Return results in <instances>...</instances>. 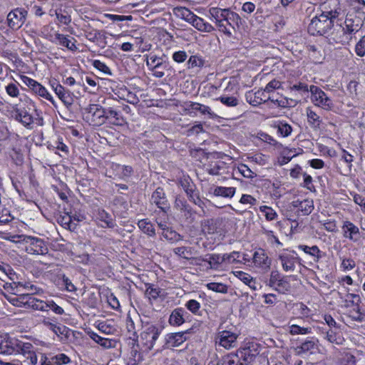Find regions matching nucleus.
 I'll return each instance as SVG.
<instances>
[{"label": "nucleus", "mask_w": 365, "mask_h": 365, "mask_svg": "<svg viewBox=\"0 0 365 365\" xmlns=\"http://www.w3.org/2000/svg\"><path fill=\"white\" fill-rule=\"evenodd\" d=\"M329 4L322 5V14L314 17L308 26V32L313 36H327L329 31L334 27V21L339 14L338 4L334 1V8H331Z\"/></svg>", "instance_id": "nucleus-1"}, {"label": "nucleus", "mask_w": 365, "mask_h": 365, "mask_svg": "<svg viewBox=\"0 0 365 365\" xmlns=\"http://www.w3.org/2000/svg\"><path fill=\"white\" fill-rule=\"evenodd\" d=\"M149 202L151 206H155L158 209L153 212L155 218L159 217L168 219V212L170 211V204L163 187H158L155 190Z\"/></svg>", "instance_id": "nucleus-2"}, {"label": "nucleus", "mask_w": 365, "mask_h": 365, "mask_svg": "<svg viewBox=\"0 0 365 365\" xmlns=\"http://www.w3.org/2000/svg\"><path fill=\"white\" fill-rule=\"evenodd\" d=\"M26 342L9 334L0 335V354H20Z\"/></svg>", "instance_id": "nucleus-3"}, {"label": "nucleus", "mask_w": 365, "mask_h": 365, "mask_svg": "<svg viewBox=\"0 0 365 365\" xmlns=\"http://www.w3.org/2000/svg\"><path fill=\"white\" fill-rule=\"evenodd\" d=\"M16 242H23L26 244V250L29 254L46 255L48 247L43 240L29 235H18Z\"/></svg>", "instance_id": "nucleus-4"}, {"label": "nucleus", "mask_w": 365, "mask_h": 365, "mask_svg": "<svg viewBox=\"0 0 365 365\" xmlns=\"http://www.w3.org/2000/svg\"><path fill=\"white\" fill-rule=\"evenodd\" d=\"M311 100L312 103L319 108L326 110H331L334 108V103L331 98L320 88L316 86L309 87Z\"/></svg>", "instance_id": "nucleus-5"}, {"label": "nucleus", "mask_w": 365, "mask_h": 365, "mask_svg": "<svg viewBox=\"0 0 365 365\" xmlns=\"http://www.w3.org/2000/svg\"><path fill=\"white\" fill-rule=\"evenodd\" d=\"M161 333V329L153 324H148L140 334V339L145 350H151Z\"/></svg>", "instance_id": "nucleus-6"}, {"label": "nucleus", "mask_w": 365, "mask_h": 365, "mask_svg": "<svg viewBox=\"0 0 365 365\" xmlns=\"http://www.w3.org/2000/svg\"><path fill=\"white\" fill-rule=\"evenodd\" d=\"M329 44H346L351 39V36L345 30L341 24L334 25L332 29L326 37Z\"/></svg>", "instance_id": "nucleus-7"}, {"label": "nucleus", "mask_w": 365, "mask_h": 365, "mask_svg": "<svg viewBox=\"0 0 365 365\" xmlns=\"http://www.w3.org/2000/svg\"><path fill=\"white\" fill-rule=\"evenodd\" d=\"M182 16L187 21L191 23L195 28L200 31L210 33L215 30L212 24L205 22L204 19L196 16L187 9H183Z\"/></svg>", "instance_id": "nucleus-8"}, {"label": "nucleus", "mask_w": 365, "mask_h": 365, "mask_svg": "<svg viewBox=\"0 0 365 365\" xmlns=\"http://www.w3.org/2000/svg\"><path fill=\"white\" fill-rule=\"evenodd\" d=\"M27 11L23 8H16L11 11L7 15V23L9 28L17 30L25 23Z\"/></svg>", "instance_id": "nucleus-9"}, {"label": "nucleus", "mask_w": 365, "mask_h": 365, "mask_svg": "<svg viewBox=\"0 0 365 365\" xmlns=\"http://www.w3.org/2000/svg\"><path fill=\"white\" fill-rule=\"evenodd\" d=\"M238 334L227 330L219 331L215 337V343L226 349H230L237 346Z\"/></svg>", "instance_id": "nucleus-10"}, {"label": "nucleus", "mask_w": 365, "mask_h": 365, "mask_svg": "<svg viewBox=\"0 0 365 365\" xmlns=\"http://www.w3.org/2000/svg\"><path fill=\"white\" fill-rule=\"evenodd\" d=\"M86 110L91 115V123L94 126L103 125L108 119L105 108L99 105L91 104Z\"/></svg>", "instance_id": "nucleus-11"}, {"label": "nucleus", "mask_w": 365, "mask_h": 365, "mask_svg": "<svg viewBox=\"0 0 365 365\" xmlns=\"http://www.w3.org/2000/svg\"><path fill=\"white\" fill-rule=\"evenodd\" d=\"M20 303L27 304L33 309L40 311H48V303L39 300L32 297L30 294L23 296L21 298H15L13 299V304L19 306Z\"/></svg>", "instance_id": "nucleus-12"}, {"label": "nucleus", "mask_w": 365, "mask_h": 365, "mask_svg": "<svg viewBox=\"0 0 365 365\" xmlns=\"http://www.w3.org/2000/svg\"><path fill=\"white\" fill-rule=\"evenodd\" d=\"M191 329L168 334L165 336V345L168 348L178 347L188 339V334Z\"/></svg>", "instance_id": "nucleus-13"}, {"label": "nucleus", "mask_w": 365, "mask_h": 365, "mask_svg": "<svg viewBox=\"0 0 365 365\" xmlns=\"http://www.w3.org/2000/svg\"><path fill=\"white\" fill-rule=\"evenodd\" d=\"M363 20L361 17L354 14H348L344 21V26H343L349 35L352 37L353 34H355L360 30L363 26Z\"/></svg>", "instance_id": "nucleus-14"}, {"label": "nucleus", "mask_w": 365, "mask_h": 365, "mask_svg": "<svg viewBox=\"0 0 365 365\" xmlns=\"http://www.w3.org/2000/svg\"><path fill=\"white\" fill-rule=\"evenodd\" d=\"M165 219L157 217L155 222L160 229L162 230V235L167 240L175 242L182 240V237L176 231L167 226Z\"/></svg>", "instance_id": "nucleus-15"}, {"label": "nucleus", "mask_w": 365, "mask_h": 365, "mask_svg": "<svg viewBox=\"0 0 365 365\" xmlns=\"http://www.w3.org/2000/svg\"><path fill=\"white\" fill-rule=\"evenodd\" d=\"M14 119L19 121L22 125L27 128H31L34 123V118L29 111L25 107H14Z\"/></svg>", "instance_id": "nucleus-16"}, {"label": "nucleus", "mask_w": 365, "mask_h": 365, "mask_svg": "<svg viewBox=\"0 0 365 365\" xmlns=\"http://www.w3.org/2000/svg\"><path fill=\"white\" fill-rule=\"evenodd\" d=\"M344 237L353 242H356L360 238L359 229L354 223L345 221L342 226Z\"/></svg>", "instance_id": "nucleus-17"}, {"label": "nucleus", "mask_w": 365, "mask_h": 365, "mask_svg": "<svg viewBox=\"0 0 365 365\" xmlns=\"http://www.w3.org/2000/svg\"><path fill=\"white\" fill-rule=\"evenodd\" d=\"M187 312L182 308H176L171 312L168 322L171 326L179 327L185 323V316L187 315Z\"/></svg>", "instance_id": "nucleus-18"}, {"label": "nucleus", "mask_w": 365, "mask_h": 365, "mask_svg": "<svg viewBox=\"0 0 365 365\" xmlns=\"http://www.w3.org/2000/svg\"><path fill=\"white\" fill-rule=\"evenodd\" d=\"M253 262L256 266L265 270L269 269L271 265V260L267 256L264 250H259L254 253Z\"/></svg>", "instance_id": "nucleus-19"}, {"label": "nucleus", "mask_w": 365, "mask_h": 365, "mask_svg": "<svg viewBox=\"0 0 365 365\" xmlns=\"http://www.w3.org/2000/svg\"><path fill=\"white\" fill-rule=\"evenodd\" d=\"M181 185L188 196L189 200L196 205L203 208L205 206V202L200 198L197 195L195 194V190L193 189L192 185H191L187 180L181 182Z\"/></svg>", "instance_id": "nucleus-20"}, {"label": "nucleus", "mask_w": 365, "mask_h": 365, "mask_svg": "<svg viewBox=\"0 0 365 365\" xmlns=\"http://www.w3.org/2000/svg\"><path fill=\"white\" fill-rule=\"evenodd\" d=\"M283 269L285 272H293L295 269V263L298 258L293 255L284 253L279 256Z\"/></svg>", "instance_id": "nucleus-21"}, {"label": "nucleus", "mask_w": 365, "mask_h": 365, "mask_svg": "<svg viewBox=\"0 0 365 365\" xmlns=\"http://www.w3.org/2000/svg\"><path fill=\"white\" fill-rule=\"evenodd\" d=\"M317 349V345L313 339L306 340L295 348L296 354L302 356L307 354H313Z\"/></svg>", "instance_id": "nucleus-22"}, {"label": "nucleus", "mask_w": 365, "mask_h": 365, "mask_svg": "<svg viewBox=\"0 0 365 365\" xmlns=\"http://www.w3.org/2000/svg\"><path fill=\"white\" fill-rule=\"evenodd\" d=\"M20 354H22L29 360L31 365H37L38 358L35 351V347L32 344L26 342L25 345L23 346V349Z\"/></svg>", "instance_id": "nucleus-23"}, {"label": "nucleus", "mask_w": 365, "mask_h": 365, "mask_svg": "<svg viewBox=\"0 0 365 365\" xmlns=\"http://www.w3.org/2000/svg\"><path fill=\"white\" fill-rule=\"evenodd\" d=\"M147 66L150 70H154V68H163L168 69L169 67V63L163 61L160 57H158L156 55L150 54L146 61Z\"/></svg>", "instance_id": "nucleus-24"}, {"label": "nucleus", "mask_w": 365, "mask_h": 365, "mask_svg": "<svg viewBox=\"0 0 365 365\" xmlns=\"http://www.w3.org/2000/svg\"><path fill=\"white\" fill-rule=\"evenodd\" d=\"M230 10L227 9H220L217 7L210 8L209 10L211 20L215 22L216 26L219 24L230 13Z\"/></svg>", "instance_id": "nucleus-25"}, {"label": "nucleus", "mask_w": 365, "mask_h": 365, "mask_svg": "<svg viewBox=\"0 0 365 365\" xmlns=\"http://www.w3.org/2000/svg\"><path fill=\"white\" fill-rule=\"evenodd\" d=\"M237 357L243 364H249L253 362L255 359V354H254L250 347H245L239 349L236 351Z\"/></svg>", "instance_id": "nucleus-26"}, {"label": "nucleus", "mask_w": 365, "mask_h": 365, "mask_svg": "<svg viewBox=\"0 0 365 365\" xmlns=\"http://www.w3.org/2000/svg\"><path fill=\"white\" fill-rule=\"evenodd\" d=\"M307 122L309 125L314 130H318L321 128V124L322 123L319 115H317L310 108H307L306 110Z\"/></svg>", "instance_id": "nucleus-27"}, {"label": "nucleus", "mask_w": 365, "mask_h": 365, "mask_svg": "<svg viewBox=\"0 0 365 365\" xmlns=\"http://www.w3.org/2000/svg\"><path fill=\"white\" fill-rule=\"evenodd\" d=\"M326 339L332 344L341 345L345 341L343 334L337 328L335 329H329L327 331Z\"/></svg>", "instance_id": "nucleus-28"}, {"label": "nucleus", "mask_w": 365, "mask_h": 365, "mask_svg": "<svg viewBox=\"0 0 365 365\" xmlns=\"http://www.w3.org/2000/svg\"><path fill=\"white\" fill-rule=\"evenodd\" d=\"M138 226L144 234H146L152 237L155 236L156 234L154 225L148 218L139 220L138 222Z\"/></svg>", "instance_id": "nucleus-29"}, {"label": "nucleus", "mask_w": 365, "mask_h": 365, "mask_svg": "<svg viewBox=\"0 0 365 365\" xmlns=\"http://www.w3.org/2000/svg\"><path fill=\"white\" fill-rule=\"evenodd\" d=\"M55 93L61 100V101L66 106H71L73 103V98L71 96L69 91L66 90L63 86H56Z\"/></svg>", "instance_id": "nucleus-30"}, {"label": "nucleus", "mask_w": 365, "mask_h": 365, "mask_svg": "<svg viewBox=\"0 0 365 365\" xmlns=\"http://www.w3.org/2000/svg\"><path fill=\"white\" fill-rule=\"evenodd\" d=\"M43 324L58 336H66L68 334V329L66 326L54 324L46 319L43 321Z\"/></svg>", "instance_id": "nucleus-31"}, {"label": "nucleus", "mask_w": 365, "mask_h": 365, "mask_svg": "<svg viewBox=\"0 0 365 365\" xmlns=\"http://www.w3.org/2000/svg\"><path fill=\"white\" fill-rule=\"evenodd\" d=\"M73 219L76 220L75 217L71 216L68 212H65L63 215H61L58 217L57 222L64 228L71 230L76 227V225H73L72 223ZM77 220H78L77 219Z\"/></svg>", "instance_id": "nucleus-32"}, {"label": "nucleus", "mask_w": 365, "mask_h": 365, "mask_svg": "<svg viewBox=\"0 0 365 365\" xmlns=\"http://www.w3.org/2000/svg\"><path fill=\"white\" fill-rule=\"evenodd\" d=\"M55 38L58 42V43L64 47H66L68 49L71 51H76L77 49L76 46L71 40L68 38V36H65L61 34H56Z\"/></svg>", "instance_id": "nucleus-33"}, {"label": "nucleus", "mask_w": 365, "mask_h": 365, "mask_svg": "<svg viewBox=\"0 0 365 365\" xmlns=\"http://www.w3.org/2000/svg\"><path fill=\"white\" fill-rule=\"evenodd\" d=\"M35 93L39 96L43 97L49 101L53 106H56V103L52 96L48 92L47 89L39 83H37L32 90Z\"/></svg>", "instance_id": "nucleus-34"}, {"label": "nucleus", "mask_w": 365, "mask_h": 365, "mask_svg": "<svg viewBox=\"0 0 365 365\" xmlns=\"http://www.w3.org/2000/svg\"><path fill=\"white\" fill-rule=\"evenodd\" d=\"M227 16H230V19L231 18L232 19L233 17L235 19H233L234 21H228V22H227L228 26H230L231 28L230 29L231 37H232L234 34H235L236 31L240 29V26L242 23V19L239 16V14H237L235 12L231 11H230Z\"/></svg>", "instance_id": "nucleus-35"}, {"label": "nucleus", "mask_w": 365, "mask_h": 365, "mask_svg": "<svg viewBox=\"0 0 365 365\" xmlns=\"http://www.w3.org/2000/svg\"><path fill=\"white\" fill-rule=\"evenodd\" d=\"M235 193V187L217 186L214 189L213 194L215 196L232 197Z\"/></svg>", "instance_id": "nucleus-36"}, {"label": "nucleus", "mask_w": 365, "mask_h": 365, "mask_svg": "<svg viewBox=\"0 0 365 365\" xmlns=\"http://www.w3.org/2000/svg\"><path fill=\"white\" fill-rule=\"evenodd\" d=\"M98 215V219L105 223V225H102L103 227L113 228L115 226V220L111 217V215L104 210H99Z\"/></svg>", "instance_id": "nucleus-37"}, {"label": "nucleus", "mask_w": 365, "mask_h": 365, "mask_svg": "<svg viewBox=\"0 0 365 365\" xmlns=\"http://www.w3.org/2000/svg\"><path fill=\"white\" fill-rule=\"evenodd\" d=\"M105 114L108 116V119L114 118L113 123L115 125H121L124 122V119L121 116L120 112L117 111L112 108H105Z\"/></svg>", "instance_id": "nucleus-38"}, {"label": "nucleus", "mask_w": 365, "mask_h": 365, "mask_svg": "<svg viewBox=\"0 0 365 365\" xmlns=\"http://www.w3.org/2000/svg\"><path fill=\"white\" fill-rule=\"evenodd\" d=\"M88 336L91 339H92L94 341L100 344L104 348H110L112 346V342L108 339H106L99 336L97 333L94 331H88Z\"/></svg>", "instance_id": "nucleus-39"}, {"label": "nucleus", "mask_w": 365, "mask_h": 365, "mask_svg": "<svg viewBox=\"0 0 365 365\" xmlns=\"http://www.w3.org/2000/svg\"><path fill=\"white\" fill-rule=\"evenodd\" d=\"M180 212L185 222L191 224L194 222L196 213L192 209L190 205H187L185 207H184L183 210H182Z\"/></svg>", "instance_id": "nucleus-40"}, {"label": "nucleus", "mask_w": 365, "mask_h": 365, "mask_svg": "<svg viewBox=\"0 0 365 365\" xmlns=\"http://www.w3.org/2000/svg\"><path fill=\"white\" fill-rule=\"evenodd\" d=\"M222 365H243L237 357L235 352H231L222 357Z\"/></svg>", "instance_id": "nucleus-41"}, {"label": "nucleus", "mask_w": 365, "mask_h": 365, "mask_svg": "<svg viewBox=\"0 0 365 365\" xmlns=\"http://www.w3.org/2000/svg\"><path fill=\"white\" fill-rule=\"evenodd\" d=\"M205 61L200 56H191L187 61L188 68H202L205 66Z\"/></svg>", "instance_id": "nucleus-42"}, {"label": "nucleus", "mask_w": 365, "mask_h": 365, "mask_svg": "<svg viewBox=\"0 0 365 365\" xmlns=\"http://www.w3.org/2000/svg\"><path fill=\"white\" fill-rule=\"evenodd\" d=\"M267 100H269L272 103H274L279 108H289L292 107V103L293 102L292 99L287 98H274L272 96H268Z\"/></svg>", "instance_id": "nucleus-43"}, {"label": "nucleus", "mask_w": 365, "mask_h": 365, "mask_svg": "<svg viewBox=\"0 0 365 365\" xmlns=\"http://www.w3.org/2000/svg\"><path fill=\"white\" fill-rule=\"evenodd\" d=\"M233 19H235L234 17L232 19L230 16H227L217 26V29L229 38H231V28L228 26L227 22L228 21H234Z\"/></svg>", "instance_id": "nucleus-44"}, {"label": "nucleus", "mask_w": 365, "mask_h": 365, "mask_svg": "<svg viewBox=\"0 0 365 365\" xmlns=\"http://www.w3.org/2000/svg\"><path fill=\"white\" fill-rule=\"evenodd\" d=\"M299 248L302 250H303L306 254L310 255L311 256L316 257L317 259L315 261H318L319 259L321 257L320 250L319 247L316 245H314L312 247H309L307 245H299Z\"/></svg>", "instance_id": "nucleus-45"}, {"label": "nucleus", "mask_w": 365, "mask_h": 365, "mask_svg": "<svg viewBox=\"0 0 365 365\" xmlns=\"http://www.w3.org/2000/svg\"><path fill=\"white\" fill-rule=\"evenodd\" d=\"M173 252L185 259H190V256L192 255V247H179L173 249Z\"/></svg>", "instance_id": "nucleus-46"}, {"label": "nucleus", "mask_w": 365, "mask_h": 365, "mask_svg": "<svg viewBox=\"0 0 365 365\" xmlns=\"http://www.w3.org/2000/svg\"><path fill=\"white\" fill-rule=\"evenodd\" d=\"M209 256V259H202V260L207 262L210 265L211 268H217L218 265L224 262L222 261V256H220V255L212 254L210 255Z\"/></svg>", "instance_id": "nucleus-47"}, {"label": "nucleus", "mask_w": 365, "mask_h": 365, "mask_svg": "<svg viewBox=\"0 0 365 365\" xmlns=\"http://www.w3.org/2000/svg\"><path fill=\"white\" fill-rule=\"evenodd\" d=\"M189 108H191L192 110H198L202 114H208L210 115H212V111L209 106L198 103L190 102Z\"/></svg>", "instance_id": "nucleus-48"}, {"label": "nucleus", "mask_w": 365, "mask_h": 365, "mask_svg": "<svg viewBox=\"0 0 365 365\" xmlns=\"http://www.w3.org/2000/svg\"><path fill=\"white\" fill-rule=\"evenodd\" d=\"M209 289L215 292L225 294L227 292V286L222 283L210 282L207 284Z\"/></svg>", "instance_id": "nucleus-49"}, {"label": "nucleus", "mask_w": 365, "mask_h": 365, "mask_svg": "<svg viewBox=\"0 0 365 365\" xmlns=\"http://www.w3.org/2000/svg\"><path fill=\"white\" fill-rule=\"evenodd\" d=\"M217 231L216 223L213 220H207L202 224V232L207 234H214Z\"/></svg>", "instance_id": "nucleus-50"}, {"label": "nucleus", "mask_w": 365, "mask_h": 365, "mask_svg": "<svg viewBox=\"0 0 365 365\" xmlns=\"http://www.w3.org/2000/svg\"><path fill=\"white\" fill-rule=\"evenodd\" d=\"M274 287L278 292L284 293L290 290L291 286L287 277H282L280 282H279Z\"/></svg>", "instance_id": "nucleus-51"}, {"label": "nucleus", "mask_w": 365, "mask_h": 365, "mask_svg": "<svg viewBox=\"0 0 365 365\" xmlns=\"http://www.w3.org/2000/svg\"><path fill=\"white\" fill-rule=\"evenodd\" d=\"M259 210L264 214L266 219L269 221L274 220L277 216L276 212L272 207L266 205L261 206Z\"/></svg>", "instance_id": "nucleus-52"}, {"label": "nucleus", "mask_w": 365, "mask_h": 365, "mask_svg": "<svg viewBox=\"0 0 365 365\" xmlns=\"http://www.w3.org/2000/svg\"><path fill=\"white\" fill-rule=\"evenodd\" d=\"M277 128L278 133H279L283 137L289 136L292 131V128L290 125L282 122L279 123Z\"/></svg>", "instance_id": "nucleus-53"}, {"label": "nucleus", "mask_w": 365, "mask_h": 365, "mask_svg": "<svg viewBox=\"0 0 365 365\" xmlns=\"http://www.w3.org/2000/svg\"><path fill=\"white\" fill-rule=\"evenodd\" d=\"M220 101L229 107H235L238 105L239 101L237 98L233 96H222L219 98Z\"/></svg>", "instance_id": "nucleus-54"}, {"label": "nucleus", "mask_w": 365, "mask_h": 365, "mask_svg": "<svg viewBox=\"0 0 365 365\" xmlns=\"http://www.w3.org/2000/svg\"><path fill=\"white\" fill-rule=\"evenodd\" d=\"M185 307L194 314H198L201 307L200 302L195 299H190L185 304Z\"/></svg>", "instance_id": "nucleus-55"}, {"label": "nucleus", "mask_w": 365, "mask_h": 365, "mask_svg": "<svg viewBox=\"0 0 365 365\" xmlns=\"http://www.w3.org/2000/svg\"><path fill=\"white\" fill-rule=\"evenodd\" d=\"M237 169L239 173L245 178H253L257 176V175L245 164L240 165Z\"/></svg>", "instance_id": "nucleus-56"}, {"label": "nucleus", "mask_w": 365, "mask_h": 365, "mask_svg": "<svg viewBox=\"0 0 365 365\" xmlns=\"http://www.w3.org/2000/svg\"><path fill=\"white\" fill-rule=\"evenodd\" d=\"M314 208V202L313 200H303V203L302 206H300L299 211L302 212L303 215H309Z\"/></svg>", "instance_id": "nucleus-57"}, {"label": "nucleus", "mask_w": 365, "mask_h": 365, "mask_svg": "<svg viewBox=\"0 0 365 365\" xmlns=\"http://www.w3.org/2000/svg\"><path fill=\"white\" fill-rule=\"evenodd\" d=\"M265 93L266 92L264 91H257V92H255V99L252 101V105L256 106L258 104L269 101V100H267V98L265 96Z\"/></svg>", "instance_id": "nucleus-58"}, {"label": "nucleus", "mask_w": 365, "mask_h": 365, "mask_svg": "<svg viewBox=\"0 0 365 365\" xmlns=\"http://www.w3.org/2000/svg\"><path fill=\"white\" fill-rule=\"evenodd\" d=\"M52 361L55 365H63L68 364L71 360L68 356L64 354H60L51 357Z\"/></svg>", "instance_id": "nucleus-59"}, {"label": "nucleus", "mask_w": 365, "mask_h": 365, "mask_svg": "<svg viewBox=\"0 0 365 365\" xmlns=\"http://www.w3.org/2000/svg\"><path fill=\"white\" fill-rule=\"evenodd\" d=\"M240 257V253L237 251H234L230 254H224L222 255V261L224 262H227L229 263L238 262L240 260L237 259Z\"/></svg>", "instance_id": "nucleus-60"}, {"label": "nucleus", "mask_w": 365, "mask_h": 365, "mask_svg": "<svg viewBox=\"0 0 365 365\" xmlns=\"http://www.w3.org/2000/svg\"><path fill=\"white\" fill-rule=\"evenodd\" d=\"M92 65L93 66L94 68H96V69L103 72L105 74H112L110 68L106 65V63L101 62L99 60H93Z\"/></svg>", "instance_id": "nucleus-61"}, {"label": "nucleus", "mask_w": 365, "mask_h": 365, "mask_svg": "<svg viewBox=\"0 0 365 365\" xmlns=\"http://www.w3.org/2000/svg\"><path fill=\"white\" fill-rule=\"evenodd\" d=\"M10 211L7 209H3L0 211V224H8L14 220Z\"/></svg>", "instance_id": "nucleus-62"}, {"label": "nucleus", "mask_w": 365, "mask_h": 365, "mask_svg": "<svg viewBox=\"0 0 365 365\" xmlns=\"http://www.w3.org/2000/svg\"><path fill=\"white\" fill-rule=\"evenodd\" d=\"M161 291V289L154 287L152 284H148V287L146 288L145 294L149 295V297L153 299H156L160 297Z\"/></svg>", "instance_id": "nucleus-63"}, {"label": "nucleus", "mask_w": 365, "mask_h": 365, "mask_svg": "<svg viewBox=\"0 0 365 365\" xmlns=\"http://www.w3.org/2000/svg\"><path fill=\"white\" fill-rule=\"evenodd\" d=\"M355 52L360 57L365 56V35L356 44Z\"/></svg>", "instance_id": "nucleus-64"}]
</instances>
